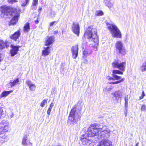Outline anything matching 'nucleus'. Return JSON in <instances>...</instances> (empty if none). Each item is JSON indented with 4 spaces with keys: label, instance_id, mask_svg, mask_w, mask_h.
<instances>
[{
    "label": "nucleus",
    "instance_id": "obj_42",
    "mask_svg": "<svg viewBox=\"0 0 146 146\" xmlns=\"http://www.w3.org/2000/svg\"><path fill=\"white\" fill-rule=\"evenodd\" d=\"M57 23V22L56 21H55L51 22L50 24V27L52 26L54 23Z\"/></svg>",
    "mask_w": 146,
    "mask_h": 146
},
{
    "label": "nucleus",
    "instance_id": "obj_22",
    "mask_svg": "<svg viewBox=\"0 0 146 146\" xmlns=\"http://www.w3.org/2000/svg\"><path fill=\"white\" fill-rule=\"evenodd\" d=\"M91 53V51H89L87 50H85L83 51V58L84 59L86 58L87 56L89 55Z\"/></svg>",
    "mask_w": 146,
    "mask_h": 146
},
{
    "label": "nucleus",
    "instance_id": "obj_3",
    "mask_svg": "<svg viewBox=\"0 0 146 146\" xmlns=\"http://www.w3.org/2000/svg\"><path fill=\"white\" fill-rule=\"evenodd\" d=\"M84 36L85 38L90 39L91 41L94 42L93 44L94 49L95 51H97L99 42L96 29L92 28L91 26L89 27L85 32Z\"/></svg>",
    "mask_w": 146,
    "mask_h": 146
},
{
    "label": "nucleus",
    "instance_id": "obj_17",
    "mask_svg": "<svg viewBox=\"0 0 146 146\" xmlns=\"http://www.w3.org/2000/svg\"><path fill=\"white\" fill-rule=\"evenodd\" d=\"M22 144L24 146H32V143L30 142V140L27 139V137L26 136H25L23 138Z\"/></svg>",
    "mask_w": 146,
    "mask_h": 146
},
{
    "label": "nucleus",
    "instance_id": "obj_13",
    "mask_svg": "<svg viewBox=\"0 0 146 146\" xmlns=\"http://www.w3.org/2000/svg\"><path fill=\"white\" fill-rule=\"evenodd\" d=\"M54 38L53 36H47L45 38V46H48L52 44L54 42Z\"/></svg>",
    "mask_w": 146,
    "mask_h": 146
},
{
    "label": "nucleus",
    "instance_id": "obj_28",
    "mask_svg": "<svg viewBox=\"0 0 146 146\" xmlns=\"http://www.w3.org/2000/svg\"><path fill=\"white\" fill-rule=\"evenodd\" d=\"M140 69L142 72L146 71V61L140 66Z\"/></svg>",
    "mask_w": 146,
    "mask_h": 146
},
{
    "label": "nucleus",
    "instance_id": "obj_15",
    "mask_svg": "<svg viewBox=\"0 0 146 146\" xmlns=\"http://www.w3.org/2000/svg\"><path fill=\"white\" fill-rule=\"evenodd\" d=\"M11 47L12 48V49L10 50L11 56H13L17 54V52L19 50V46H15L13 45H11Z\"/></svg>",
    "mask_w": 146,
    "mask_h": 146
},
{
    "label": "nucleus",
    "instance_id": "obj_41",
    "mask_svg": "<svg viewBox=\"0 0 146 146\" xmlns=\"http://www.w3.org/2000/svg\"><path fill=\"white\" fill-rule=\"evenodd\" d=\"M52 108H49L47 111V113L48 115H50V112H51V109Z\"/></svg>",
    "mask_w": 146,
    "mask_h": 146
},
{
    "label": "nucleus",
    "instance_id": "obj_35",
    "mask_svg": "<svg viewBox=\"0 0 146 146\" xmlns=\"http://www.w3.org/2000/svg\"><path fill=\"white\" fill-rule=\"evenodd\" d=\"M124 107H125V109H124V113L125 116L126 117L127 115V111H128V109H127L128 106H125Z\"/></svg>",
    "mask_w": 146,
    "mask_h": 146
},
{
    "label": "nucleus",
    "instance_id": "obj_7",
    "mask_svg": "<svg viewBox=\"0 0 146 146\" xmlns=\"http://www.w3.org/2000/svg\"><path fill=\"white\" fill-rule=\"evenodd\" d=\"M113 66L116 68H117L122 71L123 72L126 66L125 62H119L118 61H115L112 63Z\"/></svg>",
    "mask_w": 146,
    "mask_h": 146
},
{
    "label": "nucleus",
    "instance_id": "obj_25",
    "mask_svg": "<svg viewBox=\"0 0 146 146\" xmlns=\"http://www.w3.org/2000/svg\"><path fill=\"white\" fill-rule=\"evenodd\" d=\"M30 30L29 24V23H27L24 26L23 31L25 33H28Z\"/></svg>",
    "mask_w": 146,
    "mask_h": 146
},
{
    "label": "nucleus",
    "instance_id": "obj_19",
    "mask_svg": "<svg viewBox=\"0 0 146 146\" xmlns=\"http://www.w3.org/2000/svg\"><path fill=\"white\" fill-rule=\"evenodd\" d=\"M26 83L29 86V90L31 91H34L35 90L36 86L35 84H33L32 82L29 80L26 81Z\"/></svg>",
    "mask_w": 146,
    "mask_h": 146
},
{
    "label": "nucleus",
    "instance_id": "obj_43",
    "mask_svg": "<svg viewBox=\"0 0 146 146\" xmlns=\"http://www.w3.org/2000/svg\"><path fill=\"white\" fill-rule=\"evenodd\" d=\"M3 113V111L1 108H0V118Z\"/></svg>",
    "mask_w": 146,
    "mask_h": 146
},
{
    "label": "nucleus",
    "instance_id": "obj_49",
    "mask_svg": "<svg viewBox=\"0 0 146 146\" xmlns=\"http://www.w3.org/2000/svg\"><path fill=\"white\" fill-rule=\"evenodd\" d=\"M87 62V60L86 59H85V62Z\"/></svg>",
    "mask_w": 146,
    "mask_h": 146
},
{
    "label": "nucleus",
    "instance_id": "obj_6",
    "mask_svg": "<svg viewBox=\"0 0 146 146\" xmlns=\"http://www.w3.org/2000/svg\"><path fill=\"white\" fill-rule=\"evenodd\" d=\"M9 130V123L5 121H2L0 123V135L7 132Z\"/></svg>",
    "mask_w": 146,
    "mask_h": 146
},
{
    "label": "nucleus",
    "instance_id": "obj_11",
    "mask_svg": "<svg viewBox=\"0 0 146 146\" xmlns=\"http://www.w3.org/2000/svg\"><path fill=\"white\" fill-rule=\"evenodd\" d=\"M72 27V30L73 33L78 36L80 33V27L78 24L74 23Z\"/></svg>",
    "mask_w": 146,
    "mask_h": 146
},
{
    "label": "nucleus",
    "instance_id": "obj_1",
    "mask_svg": "<svg viewBox=\"0 0 146 146\" xmlns=\"http://www.w3.org/2000/svg\"><path fill=\"white\" fill-rule=\"evenodd\" d=\"M110 130L107 126L101 125L99 124L94 123L88 128L87 135L89 137L98 135L100 138H109Z\"/></svg>",
    "mask_w": 146,
    "mask_h": 146
},
{
    "label": "nucleus",
    "instance_id": "obj_46",
    "mask_svg": "<svg viewBox=\"0 0 146 146\" xmlns=\"http://www.w3.org/2000/svg\"><path fill=\"white\" fill-rule=\"evenodd\" d=\"M35 23L36 24H37L39 23V21L38 20H37L35 21Z\"/></svg>",
    "mask_w": 146,
    "mask_h": 146
},
{
    "label": "nucleus",
    "instance_id": "obj_20",
    "mask_svg": "<svg viewBox=\"0 0 146 146\" xmlns=\"http://www.w3.org/2000/svg\"><path fill=\"white\" fill-rule=\"evenodd\" d=\"M9 43L7 41L4 42L3 41L1 40L0 41V49H3L5 47H8L9 46Z\"/></svg>",
    "mask_w": 146,
    "mask_h": 146
},
{
    "label": "nucleus",
    "instance_id": "obj_8",
    "mask_svg": "<svg viewBox=\"0 0 146 146\" xmlns=\"http://www.w3.org/2000/svg\"><path fill=\"white\" fill-rule=\"evenodd\" d=\"M116 50L119 54L124 55L126 53V50L123 47L122 42L121 41H117L115 44Z\"/></svg>",
    "mask_w": 146,
    "mask_h": 146
},
{
    "label": "nucleus",
    "instance_id": "obj_40",
    "mask_svg": "<svg viewBox=\"0 0 146 146\" xmlns=\"http://www.w3.org/2000/svg\"><path fill=\"white\" fill-rule=\"evenodd\" d=\"M145 96V94H144V91H143L142 92V93L141 95L139 97L140 100H141V99H143Z\"/></svg>",
    "mask_w": 146,
    "mask_h": 146
},
{
    "label": "nucleus",
    "instance_id": "obj_36",
    "mask_svg": "<svg viewBox=\"0 0 146 146\" xmlns=\"http://www.w3.org/2000/svg\"><path fill=\"white\" fill-rule=\"evenodd\" d=\"M50 16L51 17H54L56 14V13L54 11H51L50 13Z\"/></svg>",
    "mask_w": 146,
    "mask_h": 146
},
{
    "label": "nucleus",
    "instance_id": "obj_38",
    "mask_svg": "<svg viewBox=\"0 0 146 146\" xmlns=\"http://www.w3.org/2000/svg\"><path fill=\"white\" fill-rule=\"evenodd\" d=\"M29 0H25V2L23 3L21 5V6L23 7L25 6L27 4L29 3Z\"/></svg>",
    "mask_w": 146,
    "mask_h": 146
},
{
    "label": "nucleus",
    "instance_id": "obj_31",
    "mask_svg": "<svg viewBox=\"0 0 146 146\" xmlns=\"http://www.w3.org/2000/svg\"><path fill=\"white\" fill-rule=\"evenodd\" d=\"M113 74H123V72H121L120 70H115L113 71Z\"/></svg>",
    "mask_w": 146,
    "mask_h": 146
},
{
    "label": "nucleus",
    "instance_id": "obj_29",
    "mask_svg": "<svg viewBox=\"0 0 146 146\" xmlns=\"http://www.w3.org/2000/svg\"><path fill=\"white\" fill-rule=\"evenodd\" d=\"M6 138L5 135H3L2 136H0V145L2 144L5 141V139Z\"/></svg>",
    "mask_w": 146,
    "mask_h": 146
},
{
    "label": "nucleus",
    "instance_id": "obj_37",
    "mask_svg": "<svg viewBox=\"0 0 146 146\" xmlns=\"http://www.w3.org/2000/svg\"><path fill=\"white\" fill-rule=\"evenodd\" d=\"M38 0H33L32 6H35L37 5Z\"/></svg>",
    "mask_w": 146,
    "mask_h": 146
},
{
    "label": "nucleus",
    "instance_id": "obj_4",
    "mask_svg": "<svg viewBox=\"0 0 146 146\" xmlns=\"http://www.w3.org/2000/svg\"><path fill=\"white\" fill-rule=\"evenodd\" d=\"M106 25L113 37L117 38H121V34L120 30L114 23H107Z\"/></svg>",
    "mask_w": 146,
    "mask_h": 146
},
{
    "label": "nucleus",
    "instance_id": "obj_18",
    "mask_svg": "<svg viewBox=\"0 0 146 146\" xmlns=\"http://www.w3.org/2000/svg\"><path fill=\"white\" fill-rule=\"evenodd\" d=\"M20 30H19L17 32H15L13 34L11 35L10 36V38L14 40L15 41H16L17 39H18L21 35V33L20 31Z\"/></svg>",
    "mask_w": 146,
    "mask_h": 146
},
{
    "label": "nucleus",
    "instance_id": "obj_14",
    "mask_svg": "<svg viewBox=\"0 0 146 146\" xmlns=\"http://www.w3.org/2000/svg\"><path fill=\"white\" fill-rule=\"evenodd\" d=\"M99 146H112L111 142L108 139H104L101 141Z\"/></svg>",
    "mask_w": 146,
    "mask_h": 146
},
{
    "label": "nucleus",
    "instance_id": "obj_2",
    "mask_svg": "<svg viewBox=\"0 0 146 146\" xmlns=\"http://www.w3.org/2000/svg\"><path fill=\"white\" fill-rule=\"evenodd\" d=\"M1 17H2L6 18L7 16L12 15L13 17L10 21V25L16 24L20 15L19 10L4 5L1 6Z\"/></svg>",
    "mask_w": 146,
    "mask_h": 146
},
{
    "label": "nucleus",
    "instance_id": "obj_23",
    "mask_svg": "<svg viewBox=\"0 0 146 146\" xmlns=\"http://www.w3.org/2000/svg\"><path fill=\"white\" fill-rule=\"evenodd\" d=\"M13 92L12 90L9 91H5L3 92L0 95V97L1 98L5 97L7 96Z\"/></svg>",
    "mask_w": 146,
    "mask_h": 146
},
{
    "label": "nucleus",
    "instance_id": "obj_26",
    "mask_svg": "<svg viewBox=\"0 0 146 146\" xmlns=\"http://www.w3.org/2000/svg\"><path fill=\"white\" fill-rule=\"evenodd\" d=\"M113 88V86H108L104 88L103 90L104 92H106L111 91Z\"/></svg>",
    "mask_w": 146,
    "mask_h": 146
},
{
    "label": "nucleus",
    "instance_id": "obj_50",
    "mask_svg": "<svg viewBox=\"0 0 146 146\" xmlns=\"http://www.w3.org/2000/svg\"><path fill=\"white\" fill-rule=\"evenodd\" d=\"M57 32V31H55V33H56Z\"/></svg>",
    "mask_w": 146,
    "mask_h": 146
},
{
    "label": "nucleus",
    "instance_id": "obj_51",
    "mask_svg": "<svg viewBox=\"0 0 146 146\" xmlns=\"http://www.w3.org/2000/svg\"><path fill=\"white\" fill-rule=\"evenodd\" d=\"M57 32V31H55V33H56Z\"/></svg>",
    "mask_w": 146,
    "mask_h": 146
},
{
    "label": "nucleus",
    "instance_id": "obj_32",
    "mask_svg": "<svg viewBox=\"0 0 146 146\" xmlns=\"http://www.w3.org/2000/svg\"><path fill=\"white\" fill-rule=\"evenodd\" d=\"M104 15V13L101 10L97 11L96 12L95 15L97 16H102Z\"/></svg>",
    "mask_w": 146,
    "mask_h": 146
},
{
    "label": "nucleus",
    "instance_id": "obj_5",
    "mask_svg": "<svg viewBox=\"0 0 146 146\" xmlns=\"http://www.w3.org/2000/svg\"><path fill=\"white\" fill-rule=\"evenodd\" d=\"M80 116L76 112V108L74 107L72 109L68 116V123L70 125H74L76 123Z\"/></svg>",
    "mask_w": 146,
    "mask_h": 146
},
{
    "label": "nucleus",
    "instance_id": "obj_10",
    "mask_svg": "<svg viewBox=\"0 0 146 146\" xmlns=\"http://www.w3.org/2000/svg\"><path fill=\"white\" fill-rule=\"evenodd\" d=\"M78 44H76L72 47L71 49V51L73 58L76 59L77 57L78 54Z\"/></svg>",
    "mask_w": 146,
    "mask_h": 146
},
{
    "label": "nucleus",
    "instance_id": "obj_33",
    "mask_svg": "<svg viewBox=\"0 0 146 146\" xmlns=\"http://www.w3.org/2000/svg\"><path fill=\"white\" fill-rule=\"evenodd\" d=\"M124 80H125V78H123L119 81L110 82V84H119V83H120L123 81Z\"/></svg>",
    "mask_w": 146,
    "mask_h": 146
},
{
    "label": "nucleus",
    "instance_id": "obj_24",
    "mask_svg": "<svg viewBox=\"0 0 146 146\" xmlns=\"http://www.w3.org/2000/svg\"><path fill=\"white\" fill-rule=\"evenodd\" d=\"M104 2L106 5L109 8L113 6V3L111 2V0H105Z\"/></svg>",
    "mask_w": 146,
    "mask_h": 146
},
{
    "label": "nucleus",
    "instance_id": "obj_44",
    "mask_svg": "<svg viewBox=\"0 0 146 146\" xmlns=\"http://www.w3.org/2000/svg\"><path fill=\"white\" fill-rule=\"evenodd\" d=\"M54 104L52 103L50 105L49 108H52Z\"/></svg>",
    "mask_w": 146,
    "mask_h": 146
},
{
    "label": "nucleus",
    "instance_id": "obj_16",
    "mask_svg": "<svg viewBox=\"0 0 146 146\" xmlns=\"http://www.w3.org/2000/svg\"><path fill=\"white\" fill-rule=\"evenodd\" d=\"M51 52L50 47L48 46H44L43 47V49L42 50V56H46L48 55Z\"/></svg>",
    "mask_w": 146,
    "mask_h": 146
},
{
    "label": "nucleus",
    "instance_id": "obj_9",
    "mask_svg": "<svg viewBox=\"0 0 146 146\" xmlns=\"http://www.w3.org/2000/svg\"><path fill=\"white\" fill-rule=\"evenodd\" d=\"M124 93L123 90H121L116 91L113 94V97L115 100L117 102L120 98H121L124 95Z\"/></svg>",
    "mask_w": 146,
    "mask_h": 146
},
{
    "label": "nucleus",
    "instance_id": "obj_30",
    "mask_svg": "<svg viewBox=\"0 0 146 146\" xmlns=\"http://www.w3.org/2000/svg\"><path fill=\"white\" fill-rule=\"evenodd\" d=\"M112 76L113 78H111L110 80H114L115 79L116 80H119L121 78V77L117 76L116 74H112Z\"/></svg>",
    "mask_w": 146,
    "mask_h": 146
},
{
    "label": "nucleus",
    "instance_id": "obj_21",
    "mask_svg": "<svg viewBox=\"0 0 146 146\" xmlns=\"http://www.w3.org/2000/svg\"><path fill=\"white\" fill-rule=\"evenodd\" d=\"M19 79L17 78L15 80H11L10 81L9 83V84L11 86V87H12L14 86L17 85L19 82Z\"/></svg>",
    "mask_w": 146,
    "mask_h": 146
},
{
    "label": "nucleus",
    "instance_id": "obj_34",
    "mask_svg": "<svg viewBox=\"0 0 146 146\" xmlns=\"http://www.w3.org/2000/svg\"><path fill=\"white\" fill-rule=\"evenodd\" d=\"M48 99H44L42 101L40 104V106L41 107H43L46 104Z\"/></svg>",
    "mask_w": 146,
    "mask_h": 146
},
{
    "label": "nucleus",
    "instance_id": "obj_27",
    "mask_svg": "<svg viewBox=\"0 0 146 146\" xmlns=\"http://www.w3.org/2000/svg\"><path fill=\"white\" fill-rule=\"evenodd\" d=\"M130 98V96L128 95H126L124 97V100L125 101V106H128V100Z\"/></svg>",
    "mask_w": 146,
    "mask_h": 146
},
{
    "label": "nucleus",
    "instance_id": "obj_45",
    "mask_svg": "<svg viewBox=\"0 0 146 146\" xmlns=\"http://www.w3.org/2000/svg\"><path fill=\"white\" fill-rule=\"evenodd\" d=\"M14 114L12 112L11 113V114L10 115V117L11 118H12Z\"/></svg>",
    "mask_w": 146,
    "mask_h": 146
},
{
    "label": "nucleus",
    "instance_id": "obj_39",
    "mask_svg": "<svg viewBox=\"0 0 146 146\" xmlns=\"http://www.w3.org/2000/svg\"><path fill=\"white\" fill-rule=\"evenodd\" d=\"M17 0H8V2L10 3H14L17 2Z\"/></svg>",
    "mask_w": 146,
    "mask_h": 146
},
{
    "label": "nucleus",
    "instance_id": "obj_47",
    "mask_svg": "<svg viewBox=\"0 0 146 146\" xmlns=\"http://www.w3.org/2000/svg\"><path fill=\"white\" fill-rule=\"evenodd\" d=\"M42 9V8H39V11H38V12H39V13H40V11H41Z\"/></svg>",
    "mask_w": 146,
    "mask_h": 146
},
{
    "label": "nucleus",
    "instance_id": "obj_12",
    "mask_svg": "<svg viewBox=\"0 0 146 146\" xmlns=\"http://www.w3.org/2000/svg\"><path fill=\"white\" fill-rule=\"evenodd\" d=\"M86 135V134L82 135L81 137V140L83 144L88 145L91 144L92 141L90 139L85 137Z\"/></svg>",
    "mask_w": 146,
    "mask_h": 146
},
{
    "label": "nucleus",
    "instance_id": "obj_48",
    "mask_svg": "<svg viewBox=\"0 0 146 146\" xmlns=\"http://www.w3.org/2000/svg\"><path fill=\"white\" fill-rule=\"evenodd\" d=\"M139 144V142H137V143L136 144V145H135V146H138V145Z\"/></svg>",
    "mask_w": 146,
    "mask_h": 146
}]
</instances>
